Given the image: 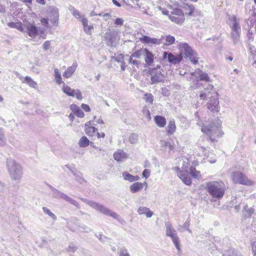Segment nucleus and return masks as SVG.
<instances>
[{
  "label": "nucleus",
  "mask_w": 256,
  "mask_h": 256,
  "mask_svg": "<svg viewBox=\"0 0 256 256\" xmlns=\"http://www.w3.org/2000/svg\"><path fill=\"white\" fill-rule=\"evenodd\" d=\"M26 34L31 38H35L38 34V30L34 24L26 22L24 24Z\"/></svg>",
  "instance_id": "nucleus-14"
},
{
  "label": "nucleus",
  "mask_w": 256,
  "mask_h": 256,
  "mask_svg": "<svg viewBox=\"0 0 256 256\" xmlns=\"http://www.w3.org/2000/svg\"><path fill=\"white\" fill-rule=\"evenodd\" d=\"M178 176L188 186L191 184L192 180L188 176V174H186V172L182 173V172H180L178 174Z\"/></svg>",
  "instance_id": "nucleus-22"
},
{
  "label": "nucleus",
  "mask_w": 256,
  "mask_h": 256,
  "mask_svg": "<svg viewBox=\"0 0 256 256\" xmlns=\"http://www.w3.org/2000/svg\"><path fill=\"white\" fill-rule=\"evenodd\" d=\"M126 157L127 155L123 150H118L114 154V159L118 162H121L123 159L126 158Z\"/></svg>",
  "instance_id": "nucleus-23"
},
{
  "label": "nucleus",
  "mask_w": 256,
  "mask_h": 256,
  "mask_svg": "<svg viewBox=\"0 0 256 256\" xmlns=\"http://www.w3.org/2000/svg\"><path fill=\"white\" fill-rule=\"evenodd\" d=\"M42 210L44 214L48 215L51 218H52L54 220H56V215L53 214L50 210L46 207H43Z\"/></svg>",
  "instance_id": "nucleus-40"
},
{
  "label": "nucleus",
  "mask_w": 256,
  "mask_h": 256,
  "mask_svg": "<svg viewBox=\"0 0 256 256\" xmlns=\"http://www.w3.org/2000/svg\"><path fill=\"white\" fill-rule=\"evenodd\" d=\"M148 72L151 76V84H156L163 81L164 76L160 70L156 72V70L155 68H150Z\"/></svg>",
  "instance_id": "nucleus-9"
},
{
  "label": "nucleus",
  "mask_w": 256,
  "mask_h": 256,
  "mask_svg": "<svg viewBox=\"0 0 256 256\" xmlns=\"http://www.w3.org/2000/svg\"><path fill=\"white\" fill-rule=\"evenodd\" d=\"M198 70L200 72L199 76L200 80L205 81L206 82H209L210 81V78L208 76V74L202 72L200 70Z\"/></svg>",
  "instance_id": "nucleus-35"
},
{
  "label": "nucleus",
  "mask_w": 256,
  "mask_h": 256,
  "mask_svg": "<svg viewBox=\"0 0 256 256\" xmlns=\"http://www.w3.org/2000/svg\"><path fill=\"white\" fill-rule=\"evenodd\" d=\"M179 48L181 54L183 53L186 57L194 64H196L198 61V58L197 53L194 52L192 48L186 43H180Z\"/></svg>",
  "instance_id": "nucleus-5"
},
{
  "label": "nucleus",
  "mask_w": 256,
  "mask_h": 256,
  "mask_svg": "<svg viewBox=\"0 0 256 256\" xmlns=\"http://www.w3.org/2000/svg\"><path fill=\"white\" fill-rule=\"evenodd\" d=\"M150 170L145 169L142 173V177L147 178L150 176Z\"/></svg>",
  "instance_id": "nucleus-51"
},
{
  "label": "nucleus",
  "mask_w": 256,
  "mask_h": 256,
  "mask_svg": "<svg viewBox=\"0 0 256 256\" xmlns=\"http://www.w3.org/2000/svg\"><path fill=\"white\" fill-rule=\"evenodd\" d=\"M81 22L83 25L84 32L88 35L92 34V30L94 28L92 25L88 24V20L86 18H82Z\"/></svg>",
  "instance_id": "nucleus-17"
},
{
  "label": "nucleus",
  "mask_w": 256,
  "mask_h": 256,
  "mask_svg": "<svg viewBox=\"0 0 256 256\" xmlns=\"http://www.w3.org/2000/svg\"><path fill=\"white\" fill-rule=\"evenodd\" d=\"M50 188L51 191L52 192V196L53 198L57 199H63L64 200V196H66V194L62 192L60 190L58 189L54 188L52 186H50Z\"/></svg>",
  "instance_id": "nucleus-20"
},
{
  "label": "nucleus",
  "mask_w": 256,
  "mask_h": 256,
  "mask_svg": "<svg viewBox=\"0 0 256 256\" xmlns=\"http://www.w3.org/2000/svg\"><path fill=\"white\" fill-rule=\"evenodd\" d=\"M169 18L172 21L178 24H182L184 20V14H181L180 16L176 15H170L169 16Z\"/></svg>",
  "instance_id": "nucleus-25"
},
{
  "label": "nucleus",
  "mask_w": 256,
  "mask_h": 256,
  "mask_svg": "<svg viewBox=\"0 0 256 256\" xmlns=\"http://www.w3.org/2000/svg\"><path fill=\"white\" fill-rule=\"evenodd\" d=\"M252 250L254 253V256H256V242H254L252 244Z\"/></svg>",
  "instance_id": "nucleus-64"
},
{
  "label": "nucleus",
  "mask_w": 256,
  "mask_h": 256,
  "mask_svg": "<svg viewBox=\"0 0 256 256\" xmlns=\"http://www.w3.org/2000/svg\"><path fill=\"white\" fill-rule=\"evenodd\" d=\"M220 127V122L216 120L208 126H202V131L210 136L212 142H214L216 140V138L222 136Z\"/></svg>",
  "instance_id": "nucleus-3"
},
{
  "label": "nucleus",
  "mask_w": 256,
  "mask_h": 256,
  "mask_svg": "<svg viewBox=\"0 0 256 256\" xmlns=\"http://www.w3.org/2000/svg\"><path fill=\"white\" fill-rule=\"evenodd\" d=\"M238 30H232V36L234 40H236L238 38Z\"/></svg>",
  "instance_id": "nucleus-52"
},
{
  "label": "nucleus",
  "mask_w": 256,
  "mask_h": 256,
  "mask_svg": "<svg viewBox=\"0 0 256 256\" xmlns=\"http://www.w3.org/2000/svg\"><path fill=\"white\" fill-rule=\"evenodd\" d=\"M150 37L144 36L142 38H140V40L144 43L149 44Z\"/></svg>",
  "instance_id": "nucleus-54"
},
{
  "label": "nucleus",
  "mask_w": 256,
  "mask_h": 256,
  "mask_svg": "<svg viewBox=\"0 0 256 256\" xmlns=\"http://www.w3.org/2000/svg\"><path fill=\"white\" fill-rule=\"evenodd\" d=\"M129 141L132 144L137 143L138 141V135L136 134H132L129 137Z\"/></svg>",
  "instance_id": "nucleus-43"
},
{
  "label": "nucleus",
  "mask_w": 256,
  "mask_h": 256,
  "mask_svg": "<svg viewBox=\"0 0 256 256\" xmlns=\"http://www.w3.org/2000/svg\"><path fill=\"white\" fill-rule=\"evenodd\" d=\"M96 236L98 238V240L101 242H104V239L107 238L106 236L102 235V234H100L98 236L96 234Z\"/></svg>",
  "instance_id": "nucleus-62"
},
{
  "label": "nucleus",
  "mask_w": 256,
  "mask_h": 256,
  "mask_svg": "<svg viewBox=\"0 0 256 256\" xmlns=\"http://www.w3.org/2000/svg\"><path fill=\"white\" fill-rule=\"evenodd\" d=\"M144 50H140L136 51L134 52L132 54V56L134 58H140L141 56L144 54Z\"/></svg>",
  "instance_id": "nucleus-45"
},
{
  "label": "nucleus",
  "mask_w": 256,
  "mask_h": 256,
  "mask_svg": "<svg viewBox=\"0 0 256 256\" xmlns=\"http://www.w3.org/2000/svg\"><path fill=\"white\" fill-rule=\"evenodd\" d=\"M51 47V42L50 40L46 41L42 45V48L44 50H48Z\"/></svg>",
  "instance_id": "nucleus-47"
},
{
  "label": "nucleus",
  "mask_w": 256,
  "mask_h": 256,
  "mask_svg": "<svg viewBox=\"0 0 256 256\" xmlns=\"http://www.w3.org/2000/svg\"><path fill=\"white\" fill-rule=\"evenodd\" d=\"M48 19L54 26H56L58 23L59 12L54 6H50L48 9Z\"/></svg>",
  "instance_id": "nucleus-8"
},
{
  "label": "nucleus",
  "mask_w": 256,
  "mask_h": 256,
  "mask_svg": "<svg viewBox=\"0 0 256 256\" xmlns=\"http://www.w3.org/2000/svg\"><path fill=\"white\" fill-rule=\"evenodd\" d=\"M166 44L170 45L174 44L175 42V38L174 36L167 35L166 36Z\"/></svg>",
  "instance_id": "nucleus-42"
},
{
  "label": "nucleus",
  "mask_w": 256,
  "mask_h": 256,
  "mask_svg": "<svg viewBox=\"0 0 256 256\" xmlns=\"http://www.w3.org/2000/svg\"><path fill=\"white\" fill-rule=\"evenodd\" d=\"M82 108L86 112H89L90 111V108L88 105L82 104L81 106Z\"/></svg>",
  "instance_id": "nucleus-60"
},
{
  "label": "nucleus",
  "mask_w": 256,
  "mask_h": 256,
  "mask_svg": "<svg viewBox=\"0 0 256 256\" xmlns=\"http://www.w3.org/2000/svg\"><path fill=\"white\" fill-rule=\"evenodd\" d=\"M186 13L190 16H192L194 10V7L192 5H186L185 6Z\"/></svg>",
  "instance_id": "nucleus-44"
},
{
  "label": "nucleus",
  "mask_w": 256,
  "mask_h": 256,
  "mask_svg": "<svg viewBox=\"0 0 256 256\" xmlns=\"http://www.w3.org/2000/svg\"><path fill=\"white\" fill-rule=\"evenodd\" d=\"M181 14H184L182 10L180 9H175L171 15H176L180 16Z\"/></svg>",
  "instance_id": "nucleus-57"
},
{
  "label": "nucleus",
  "mask_w": 256,
  "mask_h": 256,
  "mask_svg": "<svg viewBox=\"0 0 256 256\" xmlns=\"http://www.w3.org/2000/svg\"><path fill=\"white\" fill-rule=\"evenodd\" d=\"M138 213L140 215L145 214L147 218H151L154 213L150 208L145 206H140L138 209Z\"/></svg>",
  "instance_id": "nucleus-18"
},
{
  "label": "nucleus",
  "mask_w": 256,
  "mask_h": 256,
  "mask_svg": "<svg viewBox=\"0 0 256 256\" xmlns=\"http://www.w3.org/2000/svg\"><path fill=\"white\" fill-rule=\"evenodd\" d=\"M40 22L42 24L47 28H48V20L46 18H42L40 20Z\"/></svg>",
  "instance_id": "nucleus-58"
},
{
  "label": "nucleus",
  "mask_w": 256,
  "mask_h": 256,
  "mask_svg": "<svg viewBox=\"0 0 256 256\" xmlns=\"http://www.w3.org/2000/svg\"><path fill=\"white\" fill-rule=\"evenodd\" d=\"M8 26L10 28H16L20 32L24 31V28H22V23L20 22H10L8 24Z\"/></svg>",
  "instance_id": "nucleus-32"
},
{
  "label": "nucleus",
  "mask_w": 256,
  "mask_h": 256,
  "mask_svg": "<svg viewBox=\"0 0 256 256\" xmlns=\"http://www.w3.org/2000/svg\"><path fill=\"white\" fill-rule=\"evenodd\" d=\"M160 43H161V42H160V40L155 38H150L149 44H160Z\"/></svg>",
  "instance_id": "nucleus-50"
},
{
  "label": "nucleus",
  "mask_w": 256,
  "mask_h": 256,
  "mask_svg": "<svg viewBox=\"0 0 256 256\" xmlns=\"http://www.w3.org/2000/svg\"><path fill=\"white\" fill-rule=\"evenodd\" d=\"M144 184L147 186V183L146 182L144 183H142L140 182H136L134 183L130 186V192L134 194L142 190Z\"/></svg>",
  "instance_id": "nucleus-16"
},
{
  "label": "nucleus",
  "mask_w": 256,
  "mask_h": 256,
  "mask_svg": "<svg viewBox=\"0 0 256 256\" xmlns=\"http://www.w3.org/2000/svg\"><path fill=\"white\" fill-rule=\"evenodd\" d=\"M206 190L208 194L216 199L222 198L226 190L225 184L222 181H212L206 183Z\"/></svg>",
  "instance_id": "nucleus-1"
},
{
  "label": "nucleus",
  "mask_w": 256,
  "mask_h": 256,
  "mask_svg": "<svg viewBox=\"0 0 256 256\" xmlns=\"http://www.w3.org/2000/svg\"><path fill=\"white\" fill-rule=\"evenodd\" d=\"M64 93L70 96H76L78 100H81L82 96L80 91L79 90H72L68 86H64L62 88Z\"/></svg>",
  "instance_id": "nucleus-13"
},
{
  "label": "nucleus",
  "mask_w": 256,
  "mask_h": 256,
  "mask_svg": "<svg viewBox=\"0 0 256 256\" xmlns=\"http://www.w3.org/2000/svg\"><path fill=\"white\" fill-rule=\"evenodd\" d=\"M78 117L82 118L84 116V114L82 110L80 108L75 114Z\"/></svg>",
  "instance_id": "nucleus-56"
},
{
  "label": "nucleus",
  "mask_w": 256,
  "mask_h": 256,
  "mask_svg": "<svg viewBox=\"0 0 256 256\" xmlns=\"http://www.w3.org/2000/svg\"><path fill=\"white\" fill-rule=\"evenodd\" d=\"M6 167L10 179L12 180L20 181L22 176V168L14 160L7 158Z\"/></svg>",
  "instance_id": "nucleus-2"
},
{
  "label": "nucleus",
  "mask_w": 256,
  "mask_h": 256,
  "mask_svg": "<svg viewBox=\"0 0 256 256\" xmlns=\"http://www.w3.org/2000/svg\"><path fill=\"white\" fill-rule=\"evenodd\" d=\"M24 82L27 84L28 86L33 88H36L37 84L36 82L34 81L30 76H26Z\"/></svg>",
  "instance_id": "nucleus-33"
},
{
  "label": "nucleus",
  "mask_w": 256,
  "mask_h": 256,
  "mask_svg": "<svg viewBox=\"0 0 256 256\" xmlns=\"http://www.w3.org/2000/svg\"><path fill=\"white\" fill-rule=\"evenodd\" d=\"M76 67L77 64H73L72 66L68 67L64 72L63 74L64 76L67 78H70L75 72Z\"/></svg>",
  "instance_id": "nucleus-24"
},
{
  "label": "nucleus",
  "mask_w": 256,
  "mask_h": 256,
  "mask_svg": "<svg viewBox=\"0 0 256 256\" xmlns=\"http://www.w3.org/2000/svg\"><path fill=\"white\" fill-rule=\"evenodd\" d=\"M244 209L248 212L249 216H250L254 213V210L252 208H248L247 205L244 207Z\"/></svg>",
  "instance_id": "nucleus-49"
},
{
  "label": "nucleus",
  "mask_w": 256,
  "mask_h": 256,
  "mask_svg": "<svg viewBox=\"0 0 256 256\" xmlns=\"http://www.w3.org/2000/svg\"><path fill=\"white\" fill-rule=\"evenodd\" d=\"M80 199L84 202L89 205L92 208H94L96 210L99 211L102 214L112 216L116 220L118 219L119 216L116 213L110 210L104 206L89 200L86 198H80Z\"/></svg>",
  "instance_id": "nucleus-4"
},
{
  "label": "nucleus",
  "mask_w": 256,
  "mask_h": 256,
  "mask_svg": "<svg viewBox=\"0 0 256 256\" xmlns=\"http://www.w3.org/2000/svg\"><path fill=\"white\" fill-rule=\"evenodd\" d=\"M214 92H216L214 90V86L208 84L206 88L200 91V98L201 100H205L208 98H212L214 96Z\"/></svg>",
  "instance_id": "nucleus-10"
},
{
  "label": "nucleus",
  "mask_w": 256,
  "mask_h": 256,
  "mask_svg": "<svg viewBox=\"0 0 256 256\" xmlns=\"http://www.w3.org/2000/svg\"><path fill=\"white\" fill-rule=\"evenodd\" d=\"M98 15L100 16H102L104 17L105 18L104 20L106 21L108 20V19L110 18V14L109 13H105V14H100Z\"/></svg>",
  "instance_id": "nucleus-61"
},
{
  "label": "nucleus",
  "mask_w": 256,
  "mask_h": 256,
  "mask_svg": "<svg viewBox=\"0 0 256 256\" xmlns=\"http://www.w3.org/2000/svg\"><path fill=\"white\" fill-rule=\"evenodd\" d=\"M77 249L76 246L74 244H70L69 246L66 248V250L68 252H74Z\"/></svg>",
  "instance_id": "nucleus-46"
},
{
  "label": "nucleus",
  "mask_w": 256,
  "mask_h": 256,
  "mask_svg": "<svg viewBox=\"0 0 256 256\" xmlns=\"http://www.w3.org/2000/svg\"><path fill=\"white\" fill-rule=\"evenodd\" d=\"M232 20L233 22L232 26V30H238L240 29V27L237 22L236 16H232Z\"/></svg>",
  "instance_id": "nucleus-39"
},
{
  "label": "nucleus",
  "mask_w": 256,
  "mask_h": 256,
  "mask_svg": "<svg viewBox=\"0 0 256 256\" xmlns=\"http://www.w3.org/2000/svg\"><path fill=\"white\" fill-rule=\"evenodd\" d=\"M145 53L144 61L148 66H150L154 62V55L146 48L144 49Z\"/></svg>",
  "instance_id": "nucleus-19"
},
{
  "label": "nucleus",
  "mask_w": 256,
  "mask_h": 256,
  "mask_svg": "<svg viewBox=\"0 0 256 256\" xmlns=\"http://www.w3.org/2000/svg\"><path fill=\"white\" fill-rule=\"evenodd\" d=\"M6 144V138L4 130L0 128V147L4 146Z\"/></svg>",
  "instance_id": "nucleus-31"
},
{
  "label": "nucleus",
  "mask_w": 256,
  "mask_h": 256,
  "mask_svg": "<svg viewBox=\"0 0 256 256\" xmlns=\"http://www.w3.org/2000/svg\"><path fill=\"white\" fill-rule=\"evenodd\" d=\"M176 129V126L175 125V122L174 120H170L168 122V126H167V133L168 135L173 134Z\"/></svg>",
  "instance_id": "nucleus-26"
},
{
  "label": "nucleus",
  "mask_w": 256,
  "mask_h": 256,
  "mask_svg": "<svg viewBox=\"0 0 256 256\" xmlns=\"http://www.w3.org/2000/svg\"><path fill=\"white\" fill-rule=\"evenodd\" d=\"M98 131L97 128L92 127H86V129L85 130V132L88 136H92L94 133H96Z\"/></svg>",
  "instance_id": "nucleus-38"
},
{
  "label": "nucleus",
  "mask_w": 256,
  "mask_h": 256,
  "mask_svg": "<svg viewBox=\"0 0 256 256\" xmlns=\"http://www.w3.org/2000/svg\"><path fill=\"white\" fill-rule=\"evenodd\" d=\"M170 92L169 90L166 88H162V94L165 96H168Z\"/></svg>",
  "instance_id": "nucleus-63"
},
{
  "label": "nucleus",
  "mask_w": 256,
  "mask_h": 256,
  "mask_svg": "<svg viewBox=\"0 0 256 256\" xmlns=\"http://www.w3.org/2000/svg\"><path fill=\"white\" fill-rule=\"evenodd\" d=\"M214 96L210 98V102L208 103V108L214 112H218L220 109L219 102L218 100V94L217 92H214Z\"/></svg>",
  "instance_id": "nucleus-11"
},
{
  "label": "nucleus",
  "mask_w": 256,
  "mask_h": 256,
  "mask_svg": "<svg viewBox=\"0 0 256 256\" xmlns=\"http://www.w3.org/2000/svg\"><path fill=\"white\" fill-rule=\"evenodd\" d=\"M162 58L164 59L168 58V62L173 64H176L182 61V54L177 56H174L170 52H164L162 55Z\"/></svg>",
  "instance_id": "nucleus-12"
},
{
  "label": "nucleus",
  "mask_w": 256,
  "mask_h": 256,
  "mask_svg": "<svg viewBox=\"0 0 256 256\" xmlns=\"http://www.w3.org/2000/svg\"><path fill=\"white\" fill-rule=\"evenodd\" d=\"M72 14L76 18L80 19V20L82 19V18H84L80 15V12L76 10L74 11Z\"/></svg>",
  "instance_id": "nucleus-53"
},
{
  "label": "nucleus",
  "mask_w": 256,
  "mask_h": 256,
  "mask_svg": "<svg viewBox=\"0 0 256 256\" xmlns=\"http://www.w3.org/2000/svg\"><path fill=\"white\" fill-rule=\"evenodd\" d=\"M180 161H182V166H181L182 170H180V167H176L175 170L177 172V173L178 174L180 172H182V173L186 172V174H188V172L190 171V162L188 160L184 158H182Z\"/></svg>",
  "instance_id": "nucleus-15"
},
{
  "label": "nucleus",
  "mask_w": 256,
  "mask_h": 256,
  "mask_svg": "<svg viewBox=\"0 0 256 256\" xmlns=\"http://www.w3.org/2000/svg\"><path fill=\"white\" fill-rule=\"evenodd\" d=\"M124 20L122 18H117L114 21V24L117 26H122L124 24Z\"/></svg>",
  "instance_id": "nucleus-55"
},
{
  "label": "nucleus",
  "mask_w": 256,
  "mask_h": 256,
  "mask_svg": "<svg viewBox=\"0 0 256 256\" xmlns=\"http://www.w3.org/2000/svg\"><path fill=\"white\" fill-rule=\"evenodd\" d=\"M70 108L74 114L80 108L78 106L74 104H72Z\"/></svg>",
  "instance_id": "nucleus-59"
},
{
  "label": "nucleus",
  "mask_w": 256,
  "mask_h": 256,
  "mask_svg": "<svg viewBox=\"0 0 256 256\" xmlns=\"http://www.w3.org/2000/svg\"><path fill=\"white\" fill-rule=\"evenodd\" d=\"M118 254L119 256H130L127 250L124 247L120 248L118 250Z\"/></svg>",
  "instance_id": "nucleus-41"
},
{
  "label": "nucleus",
  "mask_w": 256,
  "mask_h": 256,
  "mask_svg": "<svg viewBox=\"0 0 256 256\" xmlns=\"http://www.w3.org/2000/svg\"><path fill=\"white\" fill-rule=\"evenodd\" d=\"M72 174L75 176V179L76 181H78L80 184H83L86 181L85 179L82 177V174L80 172H76L70 169Z\"/></svg>",
  "instance_id": "nucleus-29"
},
{
  "label": "nucleus",
  "mask_w": 256,
  "mask_h": 256,
  "mask_svg": "<svg viewBox=\"0 0 256 256\" xmlns=\"http://www.w3.org/2000/svg\"><path fill=\"white\" fill-rule=\"evenodd\" d=\"M188 173H190L192 177L197 179L199 178L200 176V172L196 170V168L192 167L190 168Z\"/></svg>",
  "instance_id": "nucleus-36"
},
{
  "label": "nucleus",
  "mask_w": 256,
  "mask_h": 256,
  "mask_svg": "<svg viewBox=\"0 0 256 256\" xmlns=\"http://www.w3.org/2000/svg\"><path fill=\"white\" fill-rule=\"evenodd\" d=\"M231 178L235 184L246 186H252L254 184V182L249 180L244 174L238 171L232 173Z\"/></svg>",
  "instance_id": "nucleus-7"
},
{
  "label": "nucleus",
  "mask_w": 256,
  "mask_h": 256,
  "mask_svg": "<svg viewBox=\"0 0 256 256\" xmlns=\"http://www.w3.org/2000/svg\"><path fill=\"white\" fill-rule=\"evenodd\" d=\"M144 99L146 102L152 104L153 102V96L151 94H146L144 95Z\"/></svg>",
  "instance_id": "nucleus-48"
},
{
  "label": "nucleus",
  "mask_w": 256,
  "mask_h": 256,
  "mask_svg": "<svg viewBox=\"0 0 256 256\" xmlns=\"http://www.w3.org/2000/svg\"><path fill=\"white\" fill-rule=\"evenodd\" d=\"M90 142L86 136H83L80 138L78 145L81 148H86L90 144Z\"/></svg>",
  "instance_id": "nucleus-28"
},
{
  "label": "nucleus",
  "mask_w": 256,
  "mask_h": 256,
  "mask_svg": "<svg viewBox=\"0 0 256 256\" xmlns=\"http://www.w3.org/2000/svg\"><path fill=\"white\" fill-rule=\"evenodd\" d=\"M64 200H65L66 202H70V204L74 205L76 208H80V205L79 204L78 202L66 194L64 196Z\"/></svg>",
  "instance_id": "nucleus-34"
},
{
  "label": "nucleus",
  "mask_w": 256,
  "mask_h": 256,
  "mask_svg": "<svg viewBox=\"0 0 256 256\" xmlns=\"http://www.w3.org/2000/svg\"><path fill=\"white\" fill-rule=\"evenodd\" d=\"M165 225L166 227V236L170 238L176 249L178 251H180V245L179 238L177 235L176 230L173 228L172 224L169 222H166L165 223Z\"/></svg>",
  "instance_id": "nucleus-6"
},
{
  "label": "nucleus",
  "mask_w": 256,
  "mask_h": 256,
  "mask_svg": "<svg viewBox=\"0 0 256 256\" xmlns=\"http://www.w3.org/2000/svg\"><path fill=\"white\" fill-rule=\"evenodd\" d=\"M154 120L156 124L161 128H163L166 126V118L160 116H157L154 118Z\"/></svg>",
  "instance_id": "nucleus-27"
},
{
  "label": "nucleus",
  "mask_w": 256,
  "mask_h": 256,
  "mask_svg": "<svg viewBox=\"0 0 256 256\" xmlns=\"http://www.w3.org/2000/svg\"><path fill=\"white\" fill-rule=\"evenodd\" d=\"M223 256H242L238 250L230 248L225 252Z\"/></svg>",
  "instance_id": "nucleus-30"
},
{
  "label": "nucleus",
  "mask_w": 256,
  "mask_h": 256,
  "mask_svg": "<svg viewBox=\"0 0 256 256\" xmlns=\"http://www.w3.org/2000/svg\"><path fill=\"white\" fill-rule=\"evenodd\" d=\"M122 176L125 180H128L130 182H134L138 180L140 178L138 176H134L127 172H124L122 173Z\"/></svg>",
  "instance_id": "nucleus-21"
},
{
  "label": "nucleus",
  "mask_w": 256,
  "mask_h": 256,
  "mask_svg": "<svg viewBox=\"0 0 256 256\" xmlns=\"http://www.w3.org/2000/svg\"><path fill=\"white\" fill-rule=\"evenodd\" d=\"M54 77L56 82L58 84H60L62 82V81L60 73L59 70L57 68L55 69L54 70Z\"/></svg>",
  "instance_id": "nucleus-37"
}]
</instances>
